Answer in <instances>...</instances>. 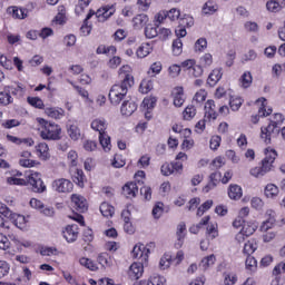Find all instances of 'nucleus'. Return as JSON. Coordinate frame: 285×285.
I'll return each instance as SVG.
<instances>
[{
  "label": "nucleus",
  "mask_w": 285,
  "mask_h": 285,
  "mask_svg": "<svg viewBox=\"0 0 285 285\" xmlns=\"http://www.w3.org/2000/svg\"><path fill=\"white\" fill-rule=\"evenodd\" d=\"M128 88H132V78L128 76L126 79H122L120 83H116L111 87L109 91V100L112 106H119L126 95H128Z\"/></svg>",
  "instance_id": "obj_1"
},
{
  "label": "nucleus",
  "mask_w": 285,
  "mask_h": 285,
  "mask_svg": "<svg viewBox=\"0 0 285 285\" xmlns=\"http://www.w3.org/2000/svg\"><path fill=\"white\" fill-rule=\"evenodd\" d=\"M91 129L99 132V144L102 146L105 153L110 151L112 145L110 144V136H108V121L105 118H96L91 121Z\"/></svg>",
  "instance_id": "obj_2"
},
{
  "label": "nucleus",
  "mask_w": 285,
  "mask_h": 285,
  "mask_svg": "<svg viewBox=\"0 0 285 285\" xmlns=\"http://www.w3.org/2000/svg\"><path fill=\"white\" fill-rule=\"evenodd\" d=\"M275 159H277V151L275 149H272L262 160V166L252 168L249 170V175L256 178L264 177V175H267V173H271V170H273V164H275Z\"/></svg>",
  "instance_id": "obj_3"
},
{
  "label": "nucleus",
  "mask_w": 285,
  "mask_h": 285,
  "mask_svg": "<svg viewBox=\"0 0 285 285\" xmlns=\"http://www.w3.org/2000/svg\"><path fill=\"white\" fill-rule=\"evenodd\" d=\"M42 129L40 130V137L49 141H57L61 139V127L55 122H48L45 119H40Z\"/></svg>",
  "instance_id": "obj_4"
},
{
  "label": "nucleus",
  "mask_w": 285,
  "mask_h": 285,
  "mask_svg": "<svg viewBox=\"0 0 285 285\" xmlns=\"http://www.w3.org/2000/svg\"><path fill=\"white\" fill-rule=\"evenodd\" d=\"M278 136H279V129L274 125H272L271 122L268 124L267 127L261 128V138L266 144H273V139H277Z\"/></svg>",
  "instance_id": "obj_5"
},
{
  "label": "nucleus",
  "mask_w": 285,
  "mask_h": 285,
  "mask_svg": "<svg viewBox=\"0 0 285 285\" xmlns=\"http://www.w3.org/2000/svg\"><path fill=\"white\" fill-rule=\"evenodd\" d=\"M30 186L32 187L33 193H46V185L43 184V180L41 179V174L33 173L29 176L28 179Z\"/></svg>",
  "instance_id": "obj_6"
},
{
  "label": "nucleus",
  "mask_w": 285,
  "mask_h": 285,
  "mask_svg": "<svg viewBox=\"0 0 285 285\" xmlns=\"http://www.w3.org/2000/svg\"><path fill=\"white\" fill-rule=\"evenodd\" d=\"M148 255H150V249L144 246V244H137L132 248L131 256L134 259H140V262H148Z\"/></svg>",
  "instance_id": "obj_7"
},
{
  "label": "nucleus",
  "mask_w": 285,
  "mask_h": 285,
  "mask_svg": "<svg viewBox=\"0 0 285 285\" xmlns=\"http://www.w3.org/2000/svg\"><path fill=\"white\" fill-rule=\"evenodd\" d=\"M71 204L77 213H86L88 210V200L81 195L72 194Z\"/></svg>",
  "instance_id": "obj_8"
},
{
  "label": "nucleus",
  "mask_w": 285,
  "mask_h": 285,
  "mask_svg": "<svg viewBox=\"0 0 285 285\" xmlns=\"http://www.w3.org/2000/svg\"><path fill=\"white\" fill-rule=\"evenodd\" d=\"M256 104H262L258 109V115L252 116V124H259V117H268L273 112V109L266 110V98H259Z\"/></svg>",
  "instance_id": "obj_9"
},
{
  "label": "nucleus",
  "mask_w": 285,
  "mask_h": 285,
  "mask_svg": "<svg viewBox=\"0 0 285 285\" xmlns=\"http://www.w3.org/2000/svg\"><path fill=\"white\" fill-rule=\"evenodd\" d=\"M53 188L57 190V193H70L73 188V185L72 181L66 178H60L53 181Z\"/></svg>",
  "instance_id": "obj_10"
},
{
  "label": "nucleus",
  "mask_w": 285,
  "mask_h": 285,
  "mask_svg": "<svg viewBox=\"0 0 285 285\" xmlns=\"http://www.w3.org/2000/svg\"><path fill=\"white\" fill-rule=\"evenodd\" d=\"M63 237L67 239L69 244H72L73 242H77V238L79 237V226L78 225H69L63 230Z\"/></svg>",
  "instance_id": "obj_11"
},
{
  "label": "nucleus",
  "mask_w": 285,
  "mask_h": 285,
  "mask_svg": "<svg viewBox=\"0 0 285 285\" xmlns=\"http://www.w3.org/2000/svg\"><path fill=\"white\" fill-rule=\"evenodd\" d=\"M115 14V7L106 6L101 9H98L96 12V17L99 19V21L104 22L107 21V19H110Z\"/></svg>",
  "instance_id": "obj_12"
},
{
  "label": "nucleus",
  "mask_w": 285,
  "mask_h": 285,
  "mask_svg": "<svg viewBox=\"0 0 285 285\" xmlns=\"http://www.w3.org/2000/svg\"><path fill=\"white\" fill-rule=\"evenodd\" d=\"M144 275V263H134L129 267V277L131 279H139Z\"/></svg>",
  "instance_id": "obj_13"
},
{
  "label": "nucleus",
  "mask_w": 285,
  "mask_h": 285,
  "mask_svg": "<svg viewBox=\"0 0 285 285\" xmlns=\"http://www.w3.org/2000/svg\"><path fill=\"white\" fill-rule=\"evenodd\" d=\"M176 237L175 248H181L184 246V239H186V223L177 225Z\"/></svg>",
  "instance_id": "obj_14"
},
{
  "label": "nucleus",
  "mask_w": 285,
  "mask_h": 285,
  "mask_svg": "<svg viewBox=\"0 0 285 285\" xmlns=\"http://www.w3.org/2000/svg\"><path fill=\"white\" fill-rule=\"evenodd\" d=\"M139 193V186H137V183H127L122 187V195L127 197V199H130L132 197H137V194Z\"/></svg>",
  "instance_id": "obj_15"
},
{
  "label": "nucleus",
  "mask_w": 285,
  "mask_h": 285,
  "mask_svg": "<svg viewBox=\"0 0 285 285\" xmlns=\"http://www.w3.org/2000/svg\"><path fill=\"white\" fill-rule=\"evenodd\" d=\"M137 110V104L134 100H124L120 111L125 117H130Z\"/></svg>",
  "instance_id": "obj_16"
},
{
  "label": "nucleus",
  "mask_w": 285,
  "mask_h": 285,
  "mask_svg": "<svg viewBox=\"0 0 285 285\" xmlns=\"http://www.w3.org/2000/svg\"><path fill=\"white\" fill-rule=\"evenodd\" d=\"M71 178L79 188H83V181H86V175H83V170L77 169V168H71L70 169Z\"/></svg>",
  "instance_id": "obj_17"
},
{
  "label": "nucleus",
  "mask_w": 285,
  "mask_h": 285,
  "mask_svg": "<svg viewBox=\"0 0 285 285\" xmlns=\"http://www.w3.org/2000/svg\"><path fill=\"white\" fill-rule=\"evenodd\" d=\"M205 117H207V119H217V106L215 105V100H207L205 105Z\"/></svg>",
  "instance_id": "obj_18"
},
{
  "label": "nucleus",
  "mask_w": 285,
  "mask_h": 285,
  "mask_svg": "<svg viewBox=\"0 0 285 285\" xmlns=\"http://www.w3.org/2000/svg\"><path fill=\"white\" fill-rule=\"evenodd\" d=\"M9 219L12 222V224H14L17 228H20V230H23L28 224L26 216L21 214H11Z\"/></svg>",
  "instance_id": "obj_19"
},
{
  "label": "nucleus",
  "mask_w": 285,
  "mask_h": 285,
  "mask_svg": "<svg viewBox=\"0 0 285 285\" xmlns=\"http://www.w3.org/2000/svg\"><path fill=\"white\" fill-rule=\"evenodd\" d=\"M174 106H176V108H181V106H184V101H186L184 99V88L181 87H176L174 89Z\"/></svg>",
  "instance_id": "obj_20"
},
{
  "label": "nucleus",
  "mask_w": 285,
  "mask_h": 285,
  "mask_svg": "<svg viewBox=\"0 0 285 285\" xmlns=\"http://www.w3.org/2000/svg\"><path fill=\"white\" fill-rule=\"evenodd\" d=\"M223 75L222 68L214 69L207 78L208 86H217V82L222 79Z\"/></svg>",
  "instance_id": "obj_21"
},
{
  "label": "nucleus",
  "mask_w": 285,
  "mask_h": 285,
  "mask_svg": "<svg viewBox=\"0 0 285 285\" xmlns=\"http://www.w3.org/2000/svg\"><path fill=\"white\" fill-rule=\"evenodd\" d=\"M264 194L267 199H275L279 195V187L275 184H267L265 186Z\"/></svg>",
  "instance_id": "obj_22"
},
{
  "label": "nucleus",
  "mask_w": 285,
  "mask_h": 285,
  "mask_svg": "<svg viewBox=\"0 0 285 285\" xmlns=\"http://www.w3.org/2000/svg\"><path fill=\"white\" fill-rule=\"evenodd\" d=\"M8 12L12 14L13 19H26L28 17V10L19 7H10Z\"/></svg>",
  "instance_id": "obj_23"
},
{
  "label": "nucleus",
  "mask_w": 285,
  "mask_h": 285,
  "mask_svg": "<svg viewBox=\"0 0 285 285\" xmlns=\"http://www.w3.org/2000/svg\"><path fill=\"white\" fill-rule=\"evenodd\" d=\"M67 134L72 141H79L81 139V130L77 125H67Z\"/></svg>",
  "instance_id": "obj_24"
},
{
  "label": "nucleus",
  "mask_w": 285,
  "mask_h": 285,
  "mask_svg": "<svg viewBox=\"0 0 285 285\" xmlns=\"http://www.w3.org/2000/svg\"><path fill=\"white\" fill-rule=\"evenodd\" d=\"M209 179H210V181L205 187V193H208L209 190H212V188H215V186H217V184H219V181H222V173L215 171V173L210 174Z\"/></svg>",
  "instance_id": "obj_25"
},
{
  "label": "nucleus",
  "mask_w": 285,
  "mask_h": 285,
  "mask_svg": "<svg viewBox=\"0 0 285 285\" xmlns=\"http://www.w3.org/2000/svg\"><path fill=\"white\" fill-rule=\"evenodd\" d=\"M285 6V0H271L266 3V8L269 12H279Z\"/></svg>",
  "instance_id": "obj_26"
},
{
  "label": "nucleus",
  "mask_w": 285,
  "mask_h": 285,
  "mask_svg": "<svg viewBox=\"0 0 285 285\" xmlns=\"http://www.w3.org/2000/svg\"><path fill=\"white\" fill-rule=\"evenodd\" d=\"M45 114L48 117H51V119H61V117L66 115V111L61 108L57 109V108L48 107L45 109Z\"/></svg>",
  "instance_id": "obj_27"
},
{
  "label": "nucleus",
  "mask_w": 285,
  "mask_h": 285,
  "mask_svg": "<svg viewBox=\"0 0 285 285\" xmlns=\"http://www.w3.org/2000/svg\"><path fill=\"white\" fill-rule=\"evenodd\" d=\"M132 23H134V28H136V30H141V28H144V26H146V23H148V17L144 13L137 14L132 19Z\"/></svg>",
  "instance_id": "obj_28"
},
{
  "label": "nucleus",
  "mask_w": 285,
  "mask_h": 285,
  "mask_svg": "<svg viewBox=\"0 0 285 285\" xmlns=\"http://www.w3.org/2000/svg\"><path fill=\"white\" fill-rule=\"evenodd\" d=\"M153 52V46L150 43H142L136 51V55L138 59H145V57H148Z\"/></svg>",
  "instance_id": "obj_29"
},
{
  "label": "nucleus",
  "mask_w": 285,
  "mask_h": 285,
  "mask_svg": "<svg viewBox=\"0 0 285 285\" xmlns=\"http://www.w3.org/2000/svg\"><path fill=\"white\" fill-rule=\"evenodd\" d=\"M132 68L130 66L125 65L119 69V77L124 79H128V77L131 78L132 86H135V78L132 77Z\"/></svg>",
  "instance_id": "obj_30"
},
{
  "label": "nucleus",
  "mask_w": 285,
  "mask_h": 285,
  "mask_svg": "<svg viewBox=\"0 0 285 285\" xmlns=\"http://www.w3.org/2000/svg\"><path fill=\"white\" fill-rule=\"evenodd\" d=\"M239 82L242 88H250V86L253 85V75L250 73V71L244 72L239 79Z\"/></svg>",
  "instance_id": "obj_31"
},
{
  "label": "nucleus",
  "mask_w": 285,
  "mask_h": 285,
  "mask_svg": "<svg viewBox=\"0 0 285 285\" xmlns=\"http://www.w3.org/2000/svg\"><path fill=\"white\" fill-rule=\"evenodd\" d=\"M242 187H239L238 185H232L229 187V190H228V196L230 199H242Z\"/></svg>",
  "instance_id": "obj_32"
},
{
  "label": "nucleus",
  "mask_w": 285,
  "mask_h": 285,
  "mask_svg": "<svg viewBox=\"0 0 285 285\" xmlns=\"http://www.w3.org/2000/svg\"><path fill=\"white\" fill-rule=\"evenodd\" d=\"M100 213L104 217H112L115 215V207L108 203L100 205Z\"/></svg>",
  "instance_id": "obj_33"
},
{
  "label": "nucleus",
  "mask_w": 285,
  "mask_h": 285,
  "mask_svg": "<svg viewBox=\"0 0 285 285\" xmlns=\"http://www.w3.org/2000/svg\"><path fill=\"white\" fill-rule=\"evenodd\" d=\"M240 230L245 234V237H250V235H253L255 230H257V224L244 223Z\"/></svg>",
  "instance_id": "obj_34"
},
{
  "label": "nucleus",
  "mask_w": 285,
  "mask_h": 285,
  "mask_svg": "<svg viewBox=\"0 0 285 285\" xmlns=\"http://www.w3.org/2000/svg\"><path fill=\"white\" fill-rule=\"evenodd\" d=\"M195 115H197V109L193 105L187 106L183 111V118L185 121H190Z\"/></svg>",
  "instance_id": "obj_35"
},
{
  "label": "nucleus",
  "mask_w": 285,
  "mask_h": 285,
  "mask_svg": "<svg viewBox=\"0 0 285 285\" xmlns=\"http://www.w3.org/2000/svg\"><path fill=\"white\" fill-rule=\"evenodd\" d=\"M216 261H217V258L213 254L203 258L200 262V266H202L203 271H208V268H210V266H213Z\"/></svg>",
  "instance_id": "obj_36"
},
{
  "label": "nucleus",
  "mask_w": 285,
  "mask_h": 285,
  "mask_svg": "<svg viewBox=\"0 0 285 285\" xmlns=\"http://www.w3.org/2000/svg\"><path fill=\"white\" fill-rule=\"evenodd\" d=\"M98 264H100L102 268H107L109 266H112V258H110L107 253L100 254L98 256Z\"/></svg>",
  "instance_id": "obj_37"
},
{
  "label": "nucleus",
  "mask_w": 285,
  "mask_h": 285,
  "mask_svg": "<svg viewBox=\"0 0 285 285\" xmlns=\"http://www.w3.org/2000/svg\"><path fill=\"white\" fill-rule=\"evenodd\" d=\"M256 248H257V243H255V240H248L244 245L243 253L245 255H247L248 257H250V255H253V253H255Z\"/></svg>",
  "instance_id": "obj_38"
},
{
  "label": "nucleus",
  "mask_w": 285,
  "mask_h": 285,
  "mask_svg": "<svg viewBox=\"0 0 285 285\" xmlns=\"http://www.w3.org/2000/svg\"><path fill=\"white\" fill-rule=\"evenodd\" d=\"M36 150L37 153L40 154V156H42L43 159H48L50 157V154L48 153L49 147L48 144L46 142H40L36 146Z\"/></svg>",
  "instance_id": "obj_39"
},
{
  "label": "nucleus",
  "mask_w": 285,
  "mask_h": 285,
  "mask_svg": "<svg viewBox=\"0 0 285 285\" xmlns=\"http://www.w3.org/2000/svg\"><path fill=\"white\" fill-rule=\"evenodd\" d=\"M13 99L10 96V91H0V106H10Z\"/></svg>",
  "instance_id": "obj_40"
},
{
  "label": "nucleus",
  "mask_w": 285,
  "mask_h": 285,
  "mask_svg": "<svg viewBox=\"0 0 285 285\" xmlns=\"http://www.w3.org/2000/svg\"><path fill=\"white\" fill-rule=\"evenodd\" d=\"M67 159L71 168H77V164H79V155L75 150H70L67 154Z\"/></svg>",
  "instance_id": "obj_41"
},
{
  "label": "nucleus",
  "mask_w": 285,
  "mask_h": 285,
  "mask_svg": "<svg viewBox=\"0 0 285 285\" xmlns=\"http://www.w3.org/2000/svg\"><path fill=\"white\" fill-rule=\"evenodd\" d=\"M245 266L247 271H250V273H255V271H257V259H255V257L253 256H247L245 261Z\"/></svg>",
  "instance_id": "obj_42"
},
{
  "label": "nucleus",
  "mask_w": 285,
  "mask_h": 285,
  "mask_svg": "<svg viewBox=\"0 0 285 285\" xmlns=\"http://www.w3.org/2000/svg\"><path fill=\"white\" fill-rule=\"evenodd\" d=\"M203 12L204 14L217 12V4L213 0L207 1L203 7Z\"/></svg>",
  "instance_id": "obj_43"
},
{
  "label": "nucleus",
  "mask_w": 285,
  "mask_h": 285,
  "mask_svg": "<svg viewBox=\"0 0 285 285\" xmlns=\"http://www.w3.org/2000/svg\"><path fill=\"white\" fill-rule=\"evenodd\" d=\"M159 36V31H157V27H153V24H148L145 28V37H147V39H155V37Z\"/></svg>",
  "instance_id": "obj_44"
},
{
  "label": "nucleus",
  "mask_w": 285,
  "mask_h": 285,
  "mask_svg": "<svg viewBox=\"0 0 285 285\" xmlns=\"http://www.w3.org/2000/svg\"><path fill=\"white\" fill-rule=\"evenodd\" d=\"M183 48H184V43L181 42V39L177 38L176 40H174L173 52L175 57H179V55H181Z\"/></svg>",
  "instance_id": "obj_45"
},
{
  "label": "nucleus",
  "mask_w": 285,
  "mask_h": 285,
  "mask_svg": "<svg viewBox=\"0 0 285 285\" xmlns=\"http://www.w3.org/2000/svg\"><path fill=\"white\" fill-rule=\"evenodd\" d=\"M97 55H115V52H117V48H115L114 46L106 48V46L100 45L97 50H96Z\"/></svg>",
  "instance_id": "obj_46"
},
{
  "label": "nucleus",
  "mask_w": 285,
  "mask_h": 285,
  "mask_svg": "<svg viewBox=\"0 0 285 285\" xmlns=\"http://www.w3.org/2000/svg\"><path fill=\"white\" fill-rule=\"evenodd\" d=\"M27 101L33 108H39L40 110L43 108V100L39 97H28Z\"/></svg>",
  "instance_id": "obj_47"
},
{
  "label": "nucleus",
  "mask_w": 285,
  "mask_h": 285,
  "mask_svg": "<svg viewBox=\"0 0 285 285\" xmlns=\"http://www.w3.org/2000/svg\"><path fill=\"white\" fill-rule=\"evenodd\" d=\"M189 77H202V75H204V68L202 65H195L191 67V69L188 71Z\"/></svg>",
  "instance_id": "obj_48"
},
{
  "label": "nucleus",
  "mask_w": 285,
  "mask_h": 285,
  "mask_svg": "<svg viewBox=\"0 0 285 285\" xmlns=\"http://www.w3.org/2000/svg\"><path fill=\"white\" fill-rule=\"evenodd\" d=\"M206 48H208V41L206 40V38H199L195 42L196 52H204V50H206Z\"/></svg>",
  "instance_id": "obj_49"
},
{
  "label": "nucleus",
  "mask_w": 285,
  "mask_h": 285,
  "mask_svg": "<svg viewBox=\"0 0 285 285\" xmlns=\"http://www.w3.org/2000/svg\"><path fill=\"white\" fill-rule=\"evenodd\" d=\"M166 278L164 276H159L157 274H154L150 276L148 285H165Z\"/></svg>",
  "instance_id": "obj_50"
},
{
  "label": "nucleus",
  "mask_w": 285,
  "mask_h": 285,
  "mask_svg": "<svg viewBox=\"0 0 285 285\" xmlns=\"http://www.w3.org/2000/svg\"><path fill=\"white\" fill-rule=\"evenodd\" d=\"M81 266H85V268H88L89 271H97V264H95L90 258L82 257L79 261Z\"/></svg>",
  "instance_id": "obj_51"
},
{
  "label": "nucleus",
  "mask_w": 285,
  "mask_h": 285,
  "mask_svg": "<svg viewBox=\"0 0 285 285\" xmlns=\"http://www.w3.org/2000/svg\"><path fill=\"white\" fill-rule=\"evenodd\" d=\"M255 59H257V52L250 49L242 57V63H248V61H255Z\"/></svg>",
  "instance_id": "obj_52"
},
{
  "label": "nucleus",
  "mask_w": 285,
  "mask_h": 285,
  "mask_svg": "<svg viewBox=\"0 0 285 285\" xmlns=\"http://www.w3.org/2000/svg\"><path fill=\"white\" fill-rule=\"evenodd\" d=\"M242 104H244L242 98H230L229 99V107L232 108V110L234 112H237V110H239V108H242Z\"/></svg>",
  "instance_id": "obj_53"
},
{
  "label": "nucleus",
  "mask_w": 285,
  "mask_h": 285,
  "mask_svg": "<svg viewBox=\"0 0 285 285\" xmlns=\"http://www.w3.org/2000/svg\"><path fill=\"white\" fill-rule=\"evenodd\" d=\"M275 226V217H269L267 220H265L262 226L261 230L262 233H267V230H271Z\"/></svg>",
  "instance_id": "obj_54"
},
{
  "label": "nucleus",
  "mask_w": 285,
  "mask_h": 285,
  "mask_svg": "<svg viewBox=\"0 0 285 285\" xmlns=\"http://www.w3.org/2000/svg\"><path fill=\"white\" fill-rule=\"evenodd\" d=\"M159 72H161V62H154L148 70L149 77H155Z\"/></svg>",
  "instance_id": "obj_55"
},
{
  "label": "nucleus",
  "mask_w": 285,
  "mask_h": 285,
  "mask_svg": "<svg viewBox=\"0 0 285 285\" xmlns=\"http://www.w3.org/2000/svg\"><path fill=\"white\" fill-rule=\"evenodd\" d=\"M181 14V12L179 11V9H170L169 11H167L165 13V17H167V19H169L170 21H177V19H179V16Z\"/></svg>",
  "instance_id": "obj_56"
},
{
  "label": "nucleus",
  "mask_w": 285,
  "mask_h": 285,
  "mask_svg": "<svg viewBox=\"0 0 285 285\" xmlns=\"http://www.w3.org/2000/svg\"><path fill=\"white\" fill-rule=\"evenodd\" d=\"M224 282L226 285L237 284V275L233 273H224Z\"/></svg>",
  "instance_id": "obj_57"
},
{
  "label": "nucleus",
  "mask_w": 285,
  "mask_h": 285,
  "mask_svg": "<svg viewBox=\"0 0 285 285\" xmlns=\"http://www.w3.org/2000/svg\"><path fill=\"white\" fill-rule=\"evenodd\" d=\"M170 262H173L170 255H164L159 262V267L161 268V271L170 268Z\"/></svg>",
  "instance_id": "obj_58"
},
{
  "label": "nucleus",
  "mask_w": 285,
  "mask_h": 285,
  "mask_svg": "<svg viewBox=\"0 0 285 285\" xmlns=\"http://www.w3.org/2000/svg\"><path fill=\"white\" fill-rule=\"evenodd\" d=\"M151 213L155 219H159V217H161L164 214V203L156 204Z\"/></svg>",
  "instance_id": "obj_59"
},
{
  "label": "nucleus",
  "mask_w": 285,
  "mask_h": 285,
  "mask_svg": "<svg viewBox=\"0 0 285 285\" xmlns=\"http://www.w3.org/2000/svg\"><path fill=\"white\" fill-rule=\"evenodd\" d=\"M269 124H272V126H275L276 128H279V126L284 124V115L275 114Z\"/></svg>",
  "instance_id": "obj_60"
},
{
  "label": "nucleus",
  "mask_w": 285,
  "mask_h": 285,
  "mask_svg": "<svg viewBox=\"0 0 285 285\" xmlns=\"http://www.w3.org/2000/svg\"><path fill=\"white\" fill-rule=\"evenodd\" d=\"M140 195L145 197L146 202H150V199H153V189L148 186H144L140 188Z\"/></svg>",
  "instance_id": "obj_61"
},
{
  "label": "nucleus",
  "mask_w": 285,
  "mask_h": 285,
  "mask_svg": "<svg viewBox=\"0 0 285 285\" xmlns=\"http://www.w3.org/2000/svg\"><path fill=\"white\" fill-rule=\"evenodd\" d=\"M245 30H247V32H258L259 31V26L257 24V22H253V21H247L244 24Z\"/></svg>",
  "instance_id": "obj_62"
},
{
  "label": "nucleus",
  "mask_w": 285,
  "mask_h": 285,
  "mask_svg": "<svg viewBox=\"0 0 285 285\" xmlns=\"http://www.w3.org/2000/svg\"><path fill=\"white\" fill-rule=\"evenodd\" d=\"M53 23H57L58 26H63V23H66V12L63 9H61L60 12L55 17Z\"/></svg>",
  "instance_id": "obj_63"
},
{
  "label": "nucleus",
  "mask_w": 285,
  "mask_h": 285,
  "mask_svg": "<svg viewBox=\"0 0 285 285\" xmlns=\"http://www.w3.org/2000/svg\"><path fill=\"white\" fill-rule=\"evenodd\" d=\"M285 273V261L276 265L273 269V275H282Z\"/></svg>",
  "instance_id": "obj_64"
}]
</instances>
